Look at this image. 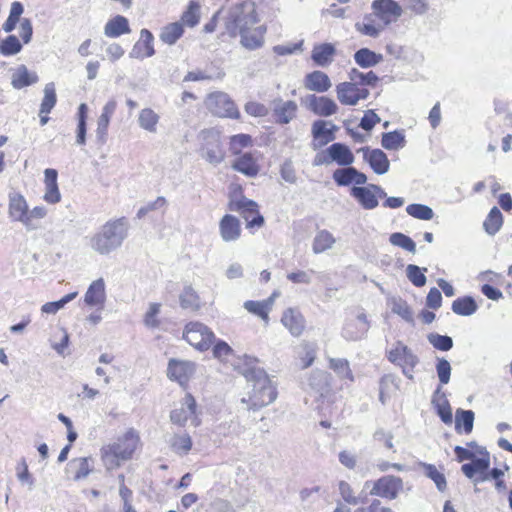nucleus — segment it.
<instances>
[{
	"instance_id": "20e7f679",
	"label": "nucleus",
	"mask_w": 512,
	"mask_h": 512,
	"mask_svg": "<svg viewBox=\"0 0 512 512\" xmlns=\"http://www.w3.org/2000/svg\"><path fill=\"white\" fill-rule=\"evenodd\" d=\"M128 235V223L124 218L106 222L89 239L90 248L100 254L109 255L121 247Z\"/></svg>"
},
{
	"instance_id": "a211bd4d",
	"label": "nucleus",
	"mask_w": 512,
	"mask_h": 512,
	"mask_svg": "<svg viewBox=\"0 0 512 512\" xmlns=\"http://www.w3.org/2000/svg\"><path fill=\"white\" fill-rule=\"evenodd\" d=\"M155 54L154 36L148 29L140 31V38L132 47L129 56L134 59L143 60Z\"/></svg>"
},
{
	"instance_id": "a878e982",
	"label": "nucleus",
	"mask_w": 512,
	"mask_h": 512,
	"mask_svg": "<svg viewBox=\"0 0 512 512\" xmlns=\"http://www.w3.org/2000/svg\"><path fill=\"white\" fill-rule=\"evenodd\" d=\"M304 86L309 91L323 93L331 88L332 83L326 73L316 70L305 76Z\"/></svg>"
},
{
	"instance_id": "37998d69",
	"label": "nucleus",
	"mask_w": 512,
	"mask_h": 512,
	"mask_svg": "<svg viewBox=\"0 0 512 512\" xmlns=\"http://www.w3.org/2000/svg\"><path fill=\"white\" fill-rule=\"evenodd\" d=\"M355 27L361 34L373 38L378 37L385 28L379 20L376 22L371 16L365 17L362 22L356 23Z\"/></svg>"
},
{
	"instance_id": "f3484780",
	"label": "nucleus",
	"mask_w": 512,
	"mask_h": 512,
	"mask_svg": "<svg viewBox=\"0 0 512 512\" xmlns=\"http://www.w3.org/2000/svg\"><path fill=\"white\" fill-rule=\"evenodd\" d=\"M8 213L13 221L21 222L23 225H30L28 204L22 194L18 192H11L9 194Z\"/></svg>"
},
{
	"instance_id": "e2e57ef3",
	"label": "nucleus",
	"mask_w": 512,
	"mask_h": 512,
	"mask_svg": "<svg viewBox=\"0 0 512 512\" xmlns=\"http://www.w3.org/2000/svg\"><path fill=\"white\" fill-rule=\"evenodd\" d=\"M161 305L159 303H150L148 310L144 315V325L148 328L155 329L159 327L160 321L158 315L160 313Z\"/></svg>"
},
{
	"instance_id": "5701e85b",
	"label": "nucleus",
	"mask_w": 512,
	"mask_h": 512,
	"mask_svg": "<svg viewBox=\"0 0 512 512\" xmlns=\"http://www.w3.org/2000/svg\"><path fill=\"white\" fill-rule=\"evenodd\" d=\"M281 322L292 336H300L305 329V319L296 308H288L283 312Z\"/></svg>"
},
{
	"instance_id": "680f3d73",
	"label": "nucleus",
	"mask_w": 512,
	"mask_h": 512,
	"mask_svg": "<svg viewBox=\"0 0 512 512\" xmlns=\"http://www.w3.org/2000/svg\"><path fill=\"white\" fill-rule=\"evenodd\" d=\"M428 342L437 350L449 351L453 347V340L450 336L430 333L427 336Z\"/></svg>"
},
{
	"instance_id": "1a4fd4ad",
	"label": "nucleus",
	"mask_w": 512,
	"mask_h": 512,
	"mask_svg": "<svg viewBox=\"0 0 512 512\" xmlns=\"http://www.w3.org/2000/svg\"><path fill=\"white\" fill-rule=\"evenodd\" d=\"M170 419L179 426H184L188 421L195 427L200 424L196 414V401L191 394H186L180 406L171 411Z\"/></svg>"
},
{
	"instance_id": "0eeeda50",
	"label": "nucleus",
	"mask_w": 512,
	"mask_h": 512,
	"mask_svg": "<svg viewBox=\"0 0 512 512\" xmlns=\"http://www.w3.org/2000/svg\"><path fill=\"white\" fill-rule=\"evenodd\" d=\"M206 107L216 116L238 119L239 110L234 101L224 92H214L207 96Z\"/></svg>"
},
{
	"instance_id": "473e14b6",
	"label": "nucleus",
	"mask_w": 512,
	"mask_h": 512,
	"mask_svg": "<svg viewBox=\"0 0 512 512\" xmlns=\"http://www.w3.org/2000/svg\"><path fill=\"white\" fill-rule=\"evenodd\" d=\"M39 80L35 72H29L26 66H20L12 75L11 84L15 89L33 85Z\"/></svg>"
},
{
	"instance_id": "c85d7f7f",
	"label": "nucleus",
	"mask_w": 512,
	"mask_h": 512,
	"mask_svg": "<svg viewBox=\"0 0 512 512\" xmlns=\"http://www.w3.org/2000/svg\"><path fill=\"white\" fill-rule=\"evenodd\" d=\"M131 28L129 21L122 15H116L109 19L104 26V35L108 38H118L122 35L129 34Z\"/></svg>"
},
{
	"instance_id": "6e6552de",
	"label": "nucleus",
	"mask_w": 512,
	"mask_h": 512,
	"mask_svg": "<svg viewBox=\"0 0 512 512\" xmlns=\"http://www.w3.org/2000/svg\"><path fill=\"white\" fill-rule=\"evenodd\" d=\"M403 490V481L394 475L383 476L373 482L370 495L394 500Z\"/></svg>"
},
{
	"instance_id": "58836bf2",
	"label": "nucleus",
	"mask_w": 512,
	"mask_h": 512,
	"mask_svg": "<svg viewBox=\"0 0 512 512\" xmlns=\"http://www.w3.org/2000/svg\"><path fill=\"white\" fill-rule=\"evenodd\" d=\"M91 458L89 457H80L71 460L67 468L70 471L74 472V480L78 481L86 478L92 471Z\"/></svg>"
},
{
	"instance_id": "72a5a7b5",
	"label": "nucleus",
	"mask_w": 512,
	"mask_h": 512,
	"mask_svg": "<svg viewBox=\"0 0 512 512\" xmlns=\"http://www.w3.org/2000/svg\"><path fill=\"white\" fill-rule=\"evenodd\" d=\"M334 54L335 47L330 43H323L314 46L311 58L318 66L325 67L332 62Z\"/></svg>"
},
{
	"instance_id": "f03ea898",
	"label": "nucleus",
	"mask_w": 512,
	"mask_h": 512,
	"mask_svg": "<svg viewBox=\"0 0 512 512\" xmlns=\"http://www.w3.org/2000/svg\"><path fill=\"white\" fill-rule=\"evenodd\" d=\"M231 17L241 36V44L246 49L255 50L263 45L266 29L263 26L254 27L258 19L253 3L245 2L235 7Z\"/></svg>"
},
{
	"instance_id": "f8f14e48",
	"label": "nucleus",
	"mask_w": 512,
	"mask_h": 512,
	"mask_svg": "<svg viewBox=\"0 0 512 512\" xmlns=\"http://www.w3.org/2000/svg\"><path fill=\"white\" fill-rule=\"evenodd\" d=\"M337 99L343 105L355 106L360 100L368 98L370 92L364 86L352 81L342 82L336 86Z\"/></svg>"
},
{
	"instance_id": "c03bdc74",
	"label": "nucleus",
	"mask_w": 512,
	"mask_h": 512,
	"mask_svg": "<svg viewBox=\"0 0 512 512\" xmlns=\"http://www.w3.org/2000/svg\"><path fill=\"white\" fill-rule=\"evenodd\" d=\"M474 412L472 410L457 409L455 414V429L457 432L469 434L473 430Z\"/></svg>"
},
{
	"instance_id": "a18cd8bd",
	"label": "nucleus",
	"mask_w": 512,
	"mask_h": 512,
	"mask_svg": "<svg viewBox=\"0 0 512 512\" xmlns=\"http://www.w3.org/2000/svg\"><path fill=\"white\" fill-rule=\"evenodd\" d=\"M336 240L334 236L327 230L319 231L312 244V250L315 254H320L333 247Z\"/></svg>"
},
{
	"instance_id": "4468645a",
	"label": "nucleus",
	"mask_w": 512,
	"mask_h": 512,
	"mask_svg": "<svg viewBox=\"0 0 512 512\" xmlns=\"http://www.w3.org/2000/svg\"><path fill=\"white\" fill-rule=\"evenodd\" d=\"M196 365L189 360L170 359L167 366V376L170 380L184 386L195 373Z\"/></svg>"
},
{
	"instance_id": "09e8293b",
	"label": "nucleus",
	"mask_w": 512,
	"mask_h": 512,
	"mask_svg": "<svg viewBox=\"0 0 512 512\" xmlns=\"http://www.w3.org/2000/svg\"><path fill=\"white\" fill-rule=\"evenodd\" d=\"M329 368L332 369L341 379L354 381L353 373L350 369L349 362L344 358H330Z\"/></svg>"
},
{
	"instance_id": "338daca9",
	"label": "nucleus",
	"mask_w": 512,
	"mask_h": 512,
	"mask_svg": "<svg viewBox=\"0 0 512 512\" xmlns=\"http://www.w3.org/2000/svg\"><path fill=\"white\" fill-rule=\"evenodd\" d=\"M199 10L200 6L198 3L190 2L187 11L182 15V21L190 27L195 26L199 22Z\"/></svg>"
},
{
	"instance_id": "6ab92c4d",
	"label": "nucleus",
	"mask_w": 512,
	"mask_h": 512,
	"mask_svg": "<svg viewBox=\"0 0 512 512\" xmlns=\"http://www.w3.org/2000/svg\"><path fill=\"white\" fill-rule=\"evenodd\" d=\"M106 302V286L103 278H98L89 285L85 295L84 303L90 307L102 309Z\"/></svg>"
},
{
	"instance_id": "39448f33",
	"label": "nucleus",
	"mask_w": 512,
	"mask_h": 512,
	"mask_svg": "<svg viewBox=\"0 0 512 512\" xmlns=\"http://www.w3.org/2000/svg\"><path fill=\"white\" fill-rule=\"evenodd\" d=\"M199 154L202 159L213 166H217L225 159V150L221 141V134L216 129L203 130L199 134Z\"/></svg>"
},
{
	"instance_id": "423d86ee",
	"label": "nucleus",
	"mask_w": 512,
	"mask_h": 512,
	"mask_svg": "<svg viewBox=\"0 0 512 512\" xmlns=\"http://www.w3.org/2000/svg\"><path fill=\"white\" fill-rule=\"evenodd\" d=\"M184 339L199 351L208 350L215 340V335L201 322H189L184 329Z\"/></svg>"
},
{
	"instance_id": "5fc2aeb1",
	"label": "nucleus",
	"mask_w": 512,
	"mask_h": 512,
	"mask_svg": "<svg viewBox=\"0 0 512 512\" xmlns=\"http://www.w3.org/2000/svg\"><path fill=\"white\" fill-rule=\"evenodd\" d=\"M426 271L427 268H420L417 265L409 264L406 267V276L414 286L423 287L427 281L425 276Z\"/></svg>"
},
{
	"instance_id": "0e129e2a",
	"label": "nucleus",
	"mask_w": 512,
	"mask_h": 512,
	"mask_svg": "<svg viewBox=\"0 0 512 512\" xmlns=\"http://www.w3.org/2000/svg\"><path fill=\"white\" fill-rule=\"evenodd\" d=\"M16 475L21 484L28 485L29 489H33L34 478L29 472L26 460L22 458L16 466Z\"/></svg>"
},
{
	"instance_id": "f704fd0d",
	"label": "nucleus",
	"mask_w": 512,
	"mask_h": 512,
	"mask_svg": "<svg viewBox=\"0 0 512 512\" xmlns=\"http://www.w3.org/2000/svg\"><path fill=\"white\" fill-rule=\"evenodd\" d=\"M192 445V439L186 432L174 434L169 439L171 450L179 456L187 455L191 451Z\"/></svg>"
},
{
	"instance_id": "7ed1b4c3",
	"label": "nucleus",
	"mask_w": 512,
	"mask_h": 512,
	"mask_svg": "<svg viewBox=\"0 0 512 512\" xmlns=\"http://www.w3.org/2000/svg\"><path fill=\"white\" fill-rule=\"evenodd\" d=\"M139 442L140 438L137 431L130 428L114 442L103 445L100 449V456L105 469L107 471L115 470L122 463L130 460Z\"/></svg>"
},
{
	"instance_id": "c9c22d12",
	"label": "nucleus",
	"mask_w": 512,
	"mask_h": 512,
	"mask_svg": "<svg viewBox=\"0 0 512 512\" xmlns=\"http://www.w3.org/2000/svg\"><path fill=\"white\" fill-rule=\"evenodd\" d=\"M273 305V298L270 297L263 301H253L248 300L244 302V308L251 314L257 315L262 320L265 321V323H268L269 317L268 314L271 310V307Z\"/></svg>"
},
{
	"instance_id": "2eb2a0df",
	"label": "nucleus",
	"mask_w": 512,
	"mask_h": 512,
	"mask_svg": "<svg viewBox=\"0 0 512 512\" xmlns=\"http://www.w3.org/2000/svg\"><path fill=\"white\" fill-rule=\"evenodd\" d=\"M370 329V323L365 313H359L355 318L348 319L343 328L342 336L348 341L363 339Z\"/></svg>"
},
{
	"instance_id": "3c124183",
	"label": "nucleus",
	"mask_w": 512,
	"mask_h": 512,
	"mask_svg": "<svg viewBox=\"0 0 512 512\" xmlns=\"http://www.w3.org/2000/svg\"><path fill=\"white\" fill-rule=\"evenodd\" d=\"M180 305L184 309L198 310L200 298L191 286H186L180 294Z\"/></svg>"
},
{
	"instance_id": "774afa93",
	"label": "nucleus",
	"mask_w": 512,
	"mask_h": 512,
	"mask_svg": "<svg viewBox=\"0 0 512 512\" xmlns=\"http://www.w3.org/2000/svg\"><path fill=\"white\" fill-rule=\"evenodd\" d=\"M314 270H297L287 274V279L294 284H310Z\"/></svg>"
},
{
	"instance_id": "412c9836",
	"label": "nucleus",
	"mask_w": 512,
	"mask_h": 512,
	"mask_svg": "<svg viewBox=\"0 0 512 512\" xmlns=\"http://www.w3.org/2000/svg\"><path fill=\"white\" fill-rule=\"evenodd\" d=\"M240 221L233 215L226 214L219 222V233L224 242H235L241 236Z\"/></svg>"
},
{
	"instance_id": "864d4df0",
	"label": "nucleus",
	"mask_w": 512,
	"mask_h": 512,
	"mask_svg": "<svg viewBox=\"0 0 512 512\" xmlns=\"http://www.w3.org/2000/svg\"><path fill=\"white\" fill-rule=\"evenodd\" d=\"M391 310L407 322L413 321L412 311L405 300L400 297H392L390 299Z\"/></svg>"
},
{
	"instance_id": "ea45409f",
	"label": "nucleus",
	"mask_w": 512,
	"mask_h": 512,
	"mask_svg": "<svg viewBox=\"0 0 512 512\" xmlns=\"http://www.w3.org/2000/svg\"><path fill=\"white\" fill-rule=\"evenodd\" d=\"M440 388L437 389L432 399V404L437 410V414L445 424H451L453 420L452 410L445 395H439Z\"/></svg>"
},
{
	"instance_id": "bb28decb",
	"label": "nucleus",
	"mask_w": 512,
	"mask_h": 512,
	"mask_svg": "<svg viewBox=\"0 0 512 512\" xmlns=\"http://www.w3.org/2000/svg\"><path fill=\"white\" fill-rule=\"evenodd\" d=\"M350 195L355 198L358 203L366 210H373L379 205L376 194L371 188V184L365 187H352L350 190Z\"/></svg>"
},
{
	"instance_id": "7c9ffc66",
	"label": "nucleus",
	"mask_w": 512,
	"mask_h": 512,
	"mask_svg": "<svg viewBox=\"0 0 512 512\" xmlns=\"http://www.w3.org/2000/svg\"><path fill=\"white\" fill-rule=\"evenodd\" d=\"M232 168L248 177H254L259 173L256 159L250 153H244L233 163Z\"/></svg>"
},
{
	"instance_id": "4c0bfd02",
	"label": "nucleus",
	"mask_w": 512,
	"mask_h": 512,
	"mask_svg": "<svg viewBox=\"0 0 512 512\" xmlns=\"http://www.w3.org/2000/svg\"><path fill=\"white\" fill-rule=\"evenodd\" d=\"M382 60L383 56L381 54H377L368 48H361L354 54V61L361 68L374 67L382 62Z\"/></svg>"
},
{
	"instance_id": "2f4dec72",
	"label": "nucleus",
	"mask_w": 512,
	"mask_h": 512,
	"mask_svg": "<svg viewBox=\"0 0 512 512\" xmlns=\"http://www.w3.org/2000/svg\"><path fill=\"white\" fill-rule=\"evenodd\" d=\"M160 116L152 108H143L138 115V125L148 133H156Z\"/></svg>"
},
{
	"instance_id": "de8ad7c7",
	"label": "nucleus",
	"mask_w": 512,
	"mask_h": 512,
	"mask_svg": "<svg viewBox=\"0 0 512 512\" xmlns=\"http://www.w3.org/2000/svg\"><path fill=\"white\" fill-rule=\"evenodd\" d=\"M503 224V215L497 207H493L486 217L483 226L489 235H495Z\"/></svg>"
},
{
	"instance_id": "dca6fc26",
	"label": "nucleus",
	"mask_w": 512,
	"mask_h": 512,
	"mask_svg": "<svg viewBox=\"0 0 512 512\" xmlns=\"http://www.w3.org/2000/svg\"><path fill=\"white\" fill-rule=\"evenodd\" d=\"M359 151L362 152L363 160L369 164L375 174L383 175L389 171L390 161L381 149L362 147Z\"/></svg>"
},
{
	"instance_id": "8fccbe9b",
	"label": "nucleus",
	"mask_w": 512,
	"mask_h": 512,
	"mask_svg": "<svg viewBox=\"0 0 512 512\" xmlns=\"http://www.w3.org/2000/svg\"><path fill=\"white\" fill-rule=\"evenodd\" d=\"M409 216L423 221L432 220L435 213L433 209L425 204L413 203L406 207Z\"/></svg>"
},
{
	"instance_id": "a19ab883",
	"label": "nucleus",
	"mask_w": 512,
	"mask_h": 512,
	"mask_svg": "<svg viewBox=\"0 0 512 512\" xmlns=\"http://www.w3.org/2000/svg\"><path fill=\"white\" fill-rule=\"evenodd\" d=\"M182 23L174 22L164 26L159 35L160 40L167 45H174L183 35Z\"/></svg>"
},
{
	"instance_id": "9d476101",
	"label": "nucleus",
	"mask_w": 512,
	"mask_h": 512,
	"mask_svg": "<svg viewBox=\"0 0 512 512\" xmlns=\"http://www.w3.org/2000/svg\"><path fill=\"white\" fill-rule=\"evenodd\" d=\"M388 359L392 363L399 365L403 373L409 379L413 378V372L418 363V358L406 345L398 342L395 347L390 350Z\"/></svg>"
},
{
	"instance_id": "ddd939ff",
	"label": "nucleus",
	"mask_w": 512,
	"mask_h": 512,
	"mask_svg": "<svg viewBox=\"0 0 512 512\" xmlns=\"http://www.w3.org/2000/svg\"><path fill=\"white\" fill-rule=\"evenodd\" d=\"M371 8L385 27L396 22L403 14V8L394 0H374Z\"/></svg>"
},
{
	"instance_id": "f257e3e1",
	"label": "nucleus",
	"mask_w": 512,
	"mask_h": 512,
	"mask_svg": "<svg viewBox=\"0 0 512 512\" xmlns=\"http://www.w3.org/2000/svg\"><path fill=\"white\" fill-rule=\"evenodd\" d=\"M258 359L244 355L239 359L236 368L247 381L246 396L241 398V404L247 410L257 411L273 403L277 398V388L263 368L257 366Z\"/></svg>"
},
{
	"instance_id": "aec40b11",
	"label": "nucleus",
	"mask_w": 512,
	"mask_h": 512,
	"mask_svg": "<svg viewBox=\"0 0 512 512\" xmlns=\"http://www.w3.org/2000/svg\"><path fill=\"white\" fill-rule=\"evenodd\" d=\"M338 127L324 120H317L312 124V135L315 147H322L335 139Z\"/></svg>"
},
{
	"instance_id": "052dcab7",
	"label": "nucleus",
	"mask_w": 512,
	"mask_h": 512,
	"mask_svg": "<svg viewBox=\"0 0 512 512\" xmlns=\"http://www.w3.org/2000/svg\"><path fill=\"white\" fill-rule=\"evenodd\" d=\"M22 49V45L19 39L10 35L0 43V54L3 56H11L19 53Z\"/></svg>"
},
{
	"instance_id": "bf43d9fd",
	"label": "nucleus",
	"mask_w": 512,
	"mask_h": 512,
	"mask_svg": "<svg viewBox=\"0 0 512 512\" xmlns=\"http://www.w3.org/2000/svg\"><path fill=\"white\" fill-rule=\"evenodd\" d=\"M77 292H72V293H69L67 295H65L64 297H62L60 300L58 301H54V302H47L45 303L44 305H42L41 307V311L42 313H46V314H56L59 310H61L66 304H68L69 302H71L73 299L76 298L77 296Z\"/></svg>"
},
{
	"instance_id": "b1692460",
	"label": "nucleus",
	"mask_w": 512,
	"mask_h": 512,
	"mask_svg": "<svg viewBox=\"0 0 512 512\" xmlns=\"http://www.w3.org/2000/svg\"><path fill=\"white\" fill-rule=\"evenodd\" d=\"M480 457H474L470 463L463 464L461 470L463 474L472 479L476 473H484L490 466V456L486 448H479Z\"/></svg>"
},
{
	"instance_id": "c756f323",
	"label": "nucleus",
	"mask_w": 512,
	"mask_h": 512,
	"mask_svg": "<svg viewBox=\"0 0 512 512\" xmlns=\"http://www.w3.org/2000/svg\"><path fill=\"white\" fill-rule=\"evenodd\" d=\"M328 152L330 155L329 160H332V163L334 162L339 166H349L355 160L349 147L342 143H333L328 147Z\"/></svg>"
},
{
	"instance_id": "6e6d98bb",
	"label": "nucleus",
	"mask_w": 512,
	"mask_h": 512,
	"mask_svg": "<svg viewBox=\"0 0 512 512\" xmlns=\"http://www.w3.org/2000/svg\"><path fill=\"white\" fill-rule=\"evenodd\" d=\"M328 374L322 370H314L308 378V385L317 392L324 391L329 386Z\"/></svg>"
},
{
	"instance_id": "69168bd1",
	"label": "nucleus",
	"mask_w": 512,
	"mask_h": 512,
	"mask_svg": "<svg viewBox=\"0 0 512 512\" xmlns=\"http://www.w3.org/2000/svg\"><path fill=\"white\" fill-rule=\"evenodd\" d=\"M339 494L345 503L356 506L363 501L359 497L354 495L353 489L346 481H340L338 483Z\"/></svg>"
},
{
	"instance_id": "13d9d810",
	"label": "nucleus",
	"mask_w": 512,
	"mask_h": 512,
	"mask_svg": "<svg viewBox=\"0 0 512 512\" xmlns=\"http://www.w3.org/2000/svg\"><path fill=\"white\" fill-rule=\"evenodd\" d=\"M354 174V167L349 165L336 169L332 178L338 186H348L353 183Z\"/></svg>"
},
{
	"instance_id": "e433bc0d",
	"label": "nucleus",
	"mask_w": 512,
	"mask_h": 512,
	"mask_svg": "<svg viewBox=\"0 0 512 512\" xmlns=\"http://www.w3.org/2000/svg\"><path fill=\"white\" fill-rule=\"evenodd\" d=\"M381 145L386 150H400L406 145V137L403 130H395L382 134Z\"/></svg>"
},
{
	"instance_id": "393cba45",
	"label": "nucleus",
	"mask_w": 512,
	"mask_h": 512,
	"mask_svg": "<svg viewBox=\"0 0 512 512\" xmlns=\"http://www.w3.org/2000/svg\"><path fill=\"white\" fill-rule=\"evenodd\" d=\"M45 193L43 199L49 204H56L61 200V193L58 188V173L55 169L47 168L44 171Z\"/></svg>"
},
{
	"instance_id": "4be33fe9",
	"label": "nucleus",
	"mask_w": 512,
	"mask_h": 512,
	"mask_svg": "<svg viewBox=\"0 0 512 512\" xmlns=\"http://www.w3.org/2000/svg\"><path fill=\"white\" fill-rule=\"evenodd\" d=\"M308 108L316 115L329 117L338 111V105L334 100L326 96L310 95Z\"/></svg>"
},
{
	"instance_id": "9b49d317",
	"label": "nucleus",
	"mask_w": 512,
	"mask_h": 512,
	"mask_svg": "<svg viewBox=\"0 0 512 512\" xmlns=\"http://www.w3.org/2000/svg\"><path fill=\"white\" fill-rule=\"evenodd\" d=\"M230 210L240 213L247 222V228L261 227L264 217L260 214L258 204L250 199L242 197L230 204Z\"/></svg>"
},
{
	"instance_id": "4d7b16f0",
	"label": "nucleus",
	"mask_w": 512,
	"mask_h": 512,
	"mask_svg": "<svg viewBox=\"0 0 512 512\" xmlns=\"http://www.w3.org/2000/svg\"><path fill=\"white\" fill-rule=\"evenodd\" d=\"M389 241L393 246L400 247L408 252L416 253V244L415 242L407 235L395 232L392 233L389 237Z\"/></svg>"
},
{
	"instance_id": "cd10ccee",
	"label": "nucleus",
	"mask_w": 512,
	"mask_h": 512,
	"mask_svg": "<svg viewBox=\"0 0 512 512\" xmlns=\"http://www.w3.org/2000/svg\"><path fill=\"white\" fill-rule=\"evenodd\" d=\"M297 109L298 106L294 101H283L282 99L275 100L273 110L276 122L280 124H288L295 118Z\"/></svg>"
},
{
	"instance_id": "79ce46f5",
	"label": "nucleus",
	"mask_w": 512,
	"mask_h": 512,
	"mask_svg": "<svg viewBox=\"0 0 512 512\" xmlns=\"http://www.w3.org/2000/svg\"><path fill=\"white\" fill-rule=\"evenodd\" d=\"M451 309L457 315L471 316L477 311L478 305L471 296H464L454 300Z\"/></svg>"
},
{
	"instance_id": "49530a36",
	"label": "nucleus",
	"mask_w": 512,
	"mask_h": 512,
	"mask_svg": "<svg viewBox=\"0 0 512 512\" xmlns=\"http://www.w3.org/2000/svg\"><path fill=\"white\" fill-rule=\"evenodd\" d=\"M44 96L40 104V112L49 114L57 103L56 88L54 82H49L43 90Z\"/></svg>"
},
{
	"instance_id": "603ef678",
	"label": "nucleus",
	"mask_w": 512,
	"mask_h": 512,
	"mask_svg": "<svg viewBox=\"0 0 512 512\" xmlns=\"http://www.w3.org/2000/svg\"><path fill=\"white\" fill-rule=\"evenodd\" d=\"M349 79H350V81H352L353 83H356L359 86H363V85L375 86L379 80L378 76L373 71L363 73L355 68H353L349 72Z\"/></svg>"
}]
</instances>
